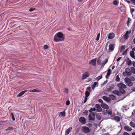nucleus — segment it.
<instances>
[{"label":"nucleus","instance_id":"nucleus-45","mask_svg":"<svg viewBox=\"0 0 135 135\" xmlns=\"http://www.w3.org/2000/svg\"><path fill=\"white\" fill-rule=\"evenodd\" d=\"M113 3L115 5H117L118 4V3L117 2V1L116 0H115L113 2Z\"/></svg>","mask_w":135,"mask_h":135},{"label":"nucleus","instance_id":"nucleus-52","mask_svg":"<svg viewBox=\"0 0 135 135\" xmlns=\"http://www.w3.org/2000/svg\"><path fill=\"white\" fill-rule=\"evenodd\" d=\"M125 46L123 45L121 47V50H124L125 49Z\"/></svg>","mask_w":135,"mask_h":135},{"label":"nucleus","instance_id":"nucleus-53","mask_svg":"<svg viewBox=\"0 0 135 135\" xmlns=\"http://www.w3.org/2000/svg\"><path fill=\"white\" fill-rule=\"evenodd\" d=\"M108 81L107 80H106V81H105L102 84V85H103L105 84L106 83H107Z\"/></svg>","mask_w":135,"mask_h":135},{"label":"nucleus","instance_id":"nucleus-57","mask_svg":"<svg viewBox=\"0 0 135 135\" xmlns=\"http://www.w3.org/2000/svg\"><path fill=\"white\" fill-rule=\"evenodd\" d=\"M130 1L133 3L135 4V0H130Z\"/></svg>","mask_w":135,"mask_h":135},{"label":"nucleus","instance_id":"nucleus-55","mask_svg":"<svg viewBox=\"0 0 135 135\" xmlns=\"http://www.w3.org/2000/svg\"><path fill=\"white\" fill-rule=\"evenodd\" d=\"M122 135H130L128 133L126 132H125Z\"/></svg>","mask_w":135,"mask_h":135},{"label":"nucleus","instance_id":"nucleus-50","mask_svg":"<svg viewBox=\"0 0 135 135\" xmlns=\"http://www.w3.org/2000/svg\"><path fill=\"white\" fill-rule=\"evenodd\" d=\"M48 48V47L46 45H45L44 46V49H47Z\"/></svg>","mask_w":135,"mask_h":135},{"label":"nucleus","instance_id":"nucleus-41","mask_svg":"<svg viewBox=\"0 0 135 135\" xmlns=\"http://www.w3.org/2000/svg\"><path fill=\"white\" fill-rule=\"evenodd\" d=\"M127 50H128V49H127L126 50H125L124 51L123 53H122V55H126L127 54Z\"/></svg>","mask_w":135,"mask_h":135},{"label":"nucleus","instance_id":"nucleus-62","mask_svg":"<svg viewBox=\"0 0 135 135\" xmlns=\"http://www.w3.org/2000/svg\"><path fill=\"white\" fill-rule=\"evenodd\" d=\"M131 20V19L129 18H128V22H127V23L129 22V20Z\"/></svg>","mask_w":135,"mask_h":135},{"label":"nucleus","instance_id":"nucleus-1","mask_svg":"<svg viewBox=\"0 0 135 135\" xmlns=\"http://www.w3.org/2000/svg\"><path fill=\"white\" fill-rule=\"evenodd\" d=\"M65 35L61 32L56 33L54 36V40L55 42H59L64 41L65 39Z\"/></svg>","mask_w":135,"mask_h":135},{"label":"nucleus","instance_id":"nucleus-37","mask_svg":"<svg viewBox=\"0 0 135 135\" xmlns=\"http://www.w3.org/2000/svg\"><path fill=\"white\" fill-rule=\"evenodd\" d=\"M100 33H99L97 34V37H96V38L95 39V40L96 41H98L99 40V37H100Z\"/></svg>","mask_w":135,"mask_h":135},{"label":"nucleus","instance_id":"nucleus-42","mask_svg":"<svg viewBox=\"0 0 135 135\" xmlns=\"http://www.w3.org/2000/svg\"><path fill=\"white\" fill-rule=\"evenodd\" d=\"M13 128L12 127H9L8 128H7L6 129V131H8L11 130H13Z\"/></svg>","mask_w":135,"mask_h":135},{"label":"nucleus","instance_id":"nucleus-11","mask_svg":"<svg viewBox=\"0 0 135 135\" xmlns=\"http://www.w3.org/2000/svg\"><path fill=\"white\" fill-rule=\"evenodd\" d=\"M79 121L80 122L83 124H84L86 122L85 119L83 117H80L79 119Z\"/></svg>","mask_w":135,"mask_h":135},{"label":"nucleus","instance_id":"nucleus-46","mask_svg":"<svg viewBox=\"0 0 135 135\" xmlns=\"http://www.w3.org/2000/svg\"><path fill=\"white\" fill-rule=\"evenodd\" d=\"M98 120H100L101 119V117L99 115H97L96 116Z\"/></svg>","mask_w":135,"mask_h":135},{"label":"nucleus","instance_id":"nucleus-59","mask_svg":"<svg viewBox=\"0 0 135 135\" xmlns=\"http://www.w3.org/2000/svg\"><path fill=\"white\" fill-rule=\"evenodd\" d=\"M131 13H132L134 11V9H131Z\"/></svg>","mask_w":135,"mask_h":135},{"label":"nucleus","instance_id":"nucleus-16","mask_svg":"<svg viewBox=\"0 0 135 135\" xmlns=\"http://www.w3.org/2000/svg\"><path fill=\"white\" fill-rule=\"evenodd\" d=\"M102 99L104 100L107 102H109L111 100L110 98L106 96H103L102 97Z\"/></svg>","mask_w":135,"mask_h":135},{"label":"nucleus","instance_id":"nucleus-6","mask_svg":"<svg viewBox=\"0 0 135 135\" xmlns=\"http://www.w3.org/2000/svg\"><path fill=\"white\" fill-rule=\"evenodd\" d=\"M89 120L94 121V120L95 117L94 113L93 112H92L89 114Z\"/></svg>","mask_w":135,"mask_h":135},{"label":"nucleus","instance_id":"nucleus-12","mask_svg":"<svg viewBox=\"0 0 135 135\" xmlns=\"http://www.w3.org/2000/svg\"><path fill=\"white\" fill-rule=\"evenodd\" d=\"M115 36V34L114 33H110L108 35V38L109 39H112Z\"/></svg>","mask_w":135,"mask_h":135},{"label":"nucleus","instance_id":"nucleus-58","mask_svg":"<svg viewBox=\"0 0 135 135\" xmlns=\"http://www.w3.org/2000/svg\"><path fill=\"white\" fill-rule=\"evenodd\" d=\"M122 57H119L118 59H117V61H119L120 59H121Z\"/></svg>","mask_w":135,"mask_h":135},{"label":"nucleus","instance_id":"nucleus-2","mask_svg":"<svg viewBox=\"0 0 135 135\" xmlns=\"http://www.w3.org/2000/svg\"><path fill=\"white\" fill-rule=\"evenodd\" d=\"M117 86L119 88V92L122 94H125V91L124 89L126 88V86L124 84L120 83L118 84Z\"/></svg>","mask_w":135,"mask_h":135},{"label":"nucleus","instance_id":"nucleus-21","mask_svg":"<svg viewBox=\"0 0 135 135\" xmlns=\"http://www.w3.org/2000/svg\"><path fill=\"white\" fill-rule=\"evenodd\" d=\"M130 56L133 59H135V56H134V51H132L130 52Z\"/></svg>","mask_w":135,"mask_h":135},{"label":"nucleus","instance_id":"nucleus-48","mask_svg":"<svg viewBox=\"0 0 135 135\" xmlns=\"http://www.w3.org/2000/svg\"><path fill=\"white\" fill-rule=\"evenodd\" d=\"M87 97H84V103H85L87 101Z\"/></svg>","mask_w":135,"mask_h":135},{"label":"nucleus","instance_id":"nucleus-38","mask_svg":"<svg viewBox=\"0 0 135 135\" xmlns=\"http://www.w3.org/2000/svg\"><path fill=\"white\" fill-rule=\"evenodd\" d=\"M95 110L96 109L94 108H91L89 111L90 112H91L92 111H95Z\"/></svg>","mask_w":135,"mask_h":135},{"label":"nucleus","instance_id":"nucleus-17","mask_svg":"<svg viewBox=\"0 0 135 135\" xmlns=\"http://www.w3.org/2000/svg\"><path fill=\"white\" fill-rule=\"evenodd\" d=\"M107 71V74L105 75V78L107 79L108 78L109 76L111 74V70L110 69H108Z\"/></svg>","mask_w":135,"mask_h":135},{"label":"nucleus","instance_id":"nucleus-34","mask_svg":"<svg viewBox=\"0 0 135 135\" xmlns=\"http://www.w3.org/2000/svg\"><path fill=\"white\" fill-rule=\"evenodd\" d=\"M120 9L122 12H124L125 11V8L124 7H121Z\"/></svg>","mask_w":135,"mask_h":135},{"label":"nucleus","instance_id":"nucleus-61","mask_svg":"<svg viewBox=\"0 0 135 135\" xmlns=\"http://www.w3.org/2000/svg\"><path fill=\"white\" fill-rule=\"evenodd\" d=\"M99 102H101V103H102L103 102V101H102V100L101 99H100L99 100Z\"/></svg>","mask_w":135,"mask_h":135},{"label":"nucleus","instance_id":"nucleus-18","mask_svg":"<svg viewBox=\"0 0 135 135\" xmlns=\"http://www.w3.org/2000/svg\"><path fill=\"white\" fill-rule=\"evenodd\" d=\"M72 129V128L71 127H69V128L66 130L65 132V135H67L69 134L71 130Z\"/></svg>","mask_w":135,"mask_h":135},{"label":"nucleus","instance_id":"nucleus-9","mask_svg":"<svg viewBox=\"0 0 135 135\" xmlns=\"http://www.w3.org/2000/svg\"><path fill=\"white\" fill-rule=\"evenodd\" d=\"M96 58H95L89 61V64H91L92 65L95 66L96 65Z\"/></svg>","mask_w":135,"mask_h":135},{"label":"nucleus","instance_id":"nucleus-31","mask_svg":"<svg viewBox=\"0 0 135 135\" xmlns=\"http://www.w3.org/2000/svg\"><path fill=\"white\" fill-rule=\"evenodd\" d=\"M101 60L100 59H98L97 61V64L98 65H101L102 66V63L101 62Z\"/></svg>","mask_w":135,"mask_h":135},{"label":"nucleus","instance_id":"nucleus-29","mask_svg":"<svg viewBox=\"0 0 135 135\" xmlns=\"http://www.w3.org/2000/svg\"><path fill=\"white\" fill-rule=\"evenodd\" d=\"M40 91L39 90H37V89H34L32 90H30V92H38Z\"/></svg>","mask_w":135,"mask_h":135},{"label":"nucleus","instance_id":"nucleus-33","mask_svg":"<svg viewBox=\"0 0 135 135\" xmlns=\"http://www.w3.org/2000/svg\"><path fill=\"white\" fill-rule=\"evenodd\" d=\"M113 89H114V88L113 87H110L107 89V91L108 92L110 91Z\"/></svg>","mask_w":135,"mask_h":135},{"label":"nucleus","instance_id":"nucleus-19","mask_svg":"<svg viewBox=\"0 0 135 135\" xmlns=\"http://www.w3.org/2000/svg\"><path fill=\"white\" fill-rule=\"evenodd\" d=\"M113 93L119 96H120L121 95V94H120L121 93L120 92H119L117 90H114L113 91Z\"/></svg>","mask_w":135,"mask_h":135},{"label":"nucleus","instance_id":"nucleus-30","mask_svg":"<svg viewBox=\"0 0 135 135\" xmlns=\"http://www.w3.org/2000/svg\"><path fill=\"white\" fill-rule=\"evenodd\" d=\"M97 83H98L96 82H95L91 86V88L92 89H93L95 88V87L96 86V85H97Z\"/></svg>","mask_w":135,"mask_h":135},{"label":"nucleus","instance_id":"nucleus-47","mask_svg":"<svg viewBox=\"0 0 135 135\" xmlns=\"http://www.w3.org/2000/svg\"><path fill=\"white\" fill-rule=\"evenodd\" d=\"M70 103V102L69 100H67L66 103V105H69Z\"/></svg>","mask_w":135,"mask_h":135},{"label":"nucleus","instance_id":"nucleus-15","mask_svg":"<svg viewBox=\"0 0 135 135\" xmlns=\"http://www.w3.org/2000/svg\"><path fill=\"white\" fill-rule=\"evenodd\" d=\"M124 128L125 130L127 131H131L132 130V129L128 126H126L124 127Z\"/></svg>","mask_w":135,"mask_h":135},{"label":"nucleus","instance_id":"nucleus-54","mask_svg":"<svg viewBox=\"0 0 135 135\" xmlns=\"http://www.w3.org/2000/svg\"><path fill=\"white\" fill-rule=\"evenodd\" d=\"M91 90V88L90 87L88 86L87 87L86 89V90L90 91Z\"/></svg>","mask_w":135,"mask_h":135},{"label":"nucleus","instance_id":"nucleus-3","mask_svg":"<svg viewBox=\"0 0 135 135\" xmlns=\"http://www.w3.org/2000/svg\"><path fill=\"white\" fill-rule=\"evenodd\" d=\"M124 81L127 84V85L128 86H131L133 85V83L130 81V79L129 78H125L124 79Z\"/></svg>","mask_w":135,"mask_h":135},{"label":"nucleus","instance_id":"nucleus-43","mask_svg":"<svg viewBox=\"0 0 135 135\" xmlns=\"http://www.w3.org/2000/svg\"><path fill=\"white\" fill-rule=\"evenodd\" d=\"M11 116L12 117V119L14 121L15 120V119L14 117V114L13 113H11Z\"/></svg>","mask_w":135,"mask_h":135},{"label":"nucleus","instance_id":"nucleus-22","mask_svg":"<svg viewBox=\"0 0 135 135\" xmlns=\"http://www.w3.org/2000/svg\"><path fill=\"white\" fill-rule=\"evenodd\" d=\"M27 90H25L22 91L21 92L19 93V94L17 95V97H20V96H21L23 95L25 93H26L27 92Z\"/></svg>","mask_w":135,"mask_h":135},{"label":"nucleus","instance_id":"nucleus-39","mask_svg":"<svg viewBox=\"0 0 135 135\" xmlns=\"http://www.w3.org/2000/svg\"><path fill=\"white\" fill-rule=\"evenodd\" d=\"M120 79V78H119V76L118 75L117 76H116V79H115L116 81L118 82L119 81Z\"/></svg>","mask_w":135,"mask_h":135},{"label":"nucleus","instance_id":"nucleus-60","mask_svg":"<svg viewBox=\"0 0 135 135\" xmlns=\"http://www.w3.org/2000/svg\"><path fill=\"white\" fill-rule=\"evenodd\" d=\"M133 66L135 67V62L133 61Z\"/></svg>","mask_w":135,"mask_h":135},{"label":"nucleus","instance_id":"nucleus-26","mask_svg":"<svg viewBox=\"0 0 135 135\" xmlns=\"http://www.w3.org/2000/svg\"><path fill=\"white\" fill-rule=\"evenodd\" d=\"M130 125L134 128H135V124L133 122L131 121L129 123Z\"/></svg>","mask_w":135,"mask_h":135},{"label":"nucleus","instance_id":"nucleus-44","mask_svg":"<svg viewBox=\"0 0 135 135\" xmlns=\"http://www.w3.org/2000/svg\"><path fill=\"white\" fill-rule=\"evenodd\" d=\"M130 81H134L135 80L133 76L131 77L130 78Z\"/></svg>","mask_w":135,"mask_h":135},{"label":"nucleus","instance_id":"nucleus-7","mask_svg":"<svg viewBox=\"0 0 135 135\" xmlns=\"http://www.w3.org/2000/svg\"><path fill=\"white\" fill-rule=\"evenodd\" d=\"M81 131L85 133H87L90 132L89 128L85 126L81 128Z\"/></svg>","mask_w":135,"mask_h":135},{"label":"nucleus","instance_id":"nucleus-14","mask_svg":"<svg viewBox=\"0 0 135 135\" xmlns=\"http://www.w3.org/2000/svg\"><path fill=\"white\" fill-rule=\"evenodd\" d=\"M101 106L103 108L107 109H108L109 108V106L105 104L102 103L101 105Z\"/></svg>","mask_w":135,"mask_h":135},{"label":"nucleus","instance_id":"nucleus-10","mask_svg":"<svg viewBox=\"0 0 135 135\" xmlns=\"http://www.w3.org/2000/svg\"><path fill=\"white\" fill-rule=\"evenodd\" d=\"M115 44H111L109 46V49L110 52L113 51L114 49L115 48Z\"/></svg>","mask_w":135,"mask_h":135},{"label":"nucleus","instance_id":"nucleus-64","mask_svg":"<svg viewBox=\"0 0 135 135\" xmlns=\"http://www.w3.org/2000/svg\"><path fill=\"white\" fill-rule=\"evenodd\" d=\"M132 135H135V132H133L132 133Z\"/></svg>","mask_w":135,"mask_h":135},{"label":"nucleus","instance_id":"nucleus-49","mask_svg":"<svg viewBox=\"0 0 135 135\" xmlns=\"http://www.w3.org/2000/svg\"><path fill=\"white\" fill-rule=\"evenodd\" d=\"M88 112L87 110H85L84 112L83 113L84 114H85L86 115H87L88 114Z\"/></svg>","mask_w":135,"mask_h":135},{"label":"nucleus","instance_id":"nucleus-28","mask_svg":"<svg viewBox=\"0 0 135 135\" xmlns=\"http://www.w3.org/2000/svg\"><path fill=\"white\" fill-rule=\"evenodd\" d=\"M108 61V59H105V60L102 63V67H104L105 65L106 64Z\"/></svg>","mask_w":135,"mask_h":135},{"label":"nucleus","instance_id":"nucleus-23","mask_svg":"<svg viewBox=\"0 0 135 135\" xmlns=\"http://www.w3.org/2000/svg\"><path fill=\"white\" fill-rule=\"evenodd\" d=\"M109 97L111 99H112L113 100H115L116 99L115 97L113 95H109Z\"/></svg>","mask_w":135,"mask_h":135},{"label":"nucleus","instance_id":"nucleus-51","mask_svg":"<svg viewBox=\"0 0 135 135\" xmlns=\"http://www.w3.org/2000/svg\"><path fill=\"white\" fill-rule=\"evenodd\" d=\"M35 9V8H31L29 9V11L30 12H32Z\"/></svg>","mask_w":135,"mask_h":135},{"label":"nucleus","instance_id":"nucleus-20","mask_svg":"<svg viewBox=\"0 0 135 135\" xmlns=\"http://www.w3.org/2000/svg\"><path fill=\"white\" fill-rule=\"evenodd\" d=\"M126 62L127 64L129 66H131V65L132 63V61L130 60V59L128 58L126 60Z\"/></svg>","mask_w":135,"mask_h":135},{"label":"nucleus","instance_id":"nucleus-63","mask_svg":"<svg viewBox=\"0 0 135 135\" xmlns=\"http://www.w3.org/2000/svg\"><path fill=\"white\" fill-rule=\"evenodd\" d=\"M133 73L134 74H135V69H134V70L133 71Z\"/></svg>","mask_w":135,"mask_h":135},{"label":"nucleus","instance_id":"nucleus-13","mask_svg":"<svg viewBox=\"0 0 135 135\" xmlns=\"http://www.w3.org/2000/svg\"><path fill=\"white\" fill-rule=\"evenodd\" d=\"M95 107L97 109V110L98 112H100L102 111V109L99 104H96L95 105Z\"/></svg>","mask_w":135,"mask_h":135},{"label":"nucleus","instance_id":"nucleus-56","mask_svg":"<svg viewBox=\"0 0 135 135\" xmlns=\"http://www.w3.org/2000/svg\"><path fill=\"white\" fill-rule=\"evenodd\" d=\"M87 126L89 127H91L92 126V124L91 123H88L87 124Z\"/></svg>","mask_w":135,"mask_h":135},{"label":"nucleus","instance_id":"nucleus-32","mask_svg":"<svg viewBox=\"0 0 135 135\" xmlns=\"http://www.w3.org/2000/svg\"><path fill=\"white\" fill-rule=\"evenodd\" d=\"M90 95V93L87 91H86L85 92V97H88Z\"/></svg>","mask_w":135,"mask_h":135},{"label":"nucleus","instance_id":"nucleus-27","mask_svg":"<svg viewBox=\"0 0 135 135\" xmlns=\"http://www.w3.org/2000/svg\"><path fill=\"white\" fill-rule=\"evenodd\" d=\"M108 61V59H105V60L102 63V67H104L105 65L106 64Z\"/></svg>","mask_w":135,"mask_h":135},{"label":"nucleus","instance_id":"nucleus-24","mask_svg":"<svg viewBox=\"0 0 135 135\" xmlns=\"http://www.w3.org/2000/svg\"><path fill=\"white\" fill-rule=\"evenodd\" d=\"M114 119L117 121L118 122L120 120V118L117 116H115L114 117Z\"/></svg>","mask_w":135,"mask_h":135},{"label":"nucleus","instance_id":"nucleus-40","mask_svg":"<svg viewBox=\"0 0 135 135\" xmlns=\"http://www.w3.org/2000/svg\"><path fill=\"white\" fill-rule=\"evenodd\" d=\"M64 91L67 94H68V89L66 88H64Z\"/></svg>","mask_w":135,"mask_h":135},{"label":"nucleus","instance_id":"nucleus-36","mask_svg":"<svg viewBox=\"0 0 135 135\" xmlns=\"http://www.w3.org/2000/svg\"><path fill=\"white\" fill-rule=\"evenodd\" d=\"M107 113L109 115H111L112 114V112L109 110H106Z\"/></svg>","mask_w":135,"mask_h":135},{"label":"nucleus","instance_id":"nucleus-25","mask_svg":"<svg viewBox=\"0 0 135 135\" xmlns=\"http://www.w3.org/2000/svg\"><path fill=\"white\" fill-rule=\"evenodd\" d=\"M60 115L64 117L65 115V111L62 112H60L59 114V117H60Z\"/></svg>","mask_w":135,"mask_h":135},{"label":"nucleus","instance_id":"nucleus-4","mask_svg":"<svg viewBox=\"0 0 135 135\" xmlns=\"http://www.w3.org/2000/svg\"><path fill=\"white\" fill-rule=\"evenodd\" d=\"M90 75V74L89 72H85L83 74L81 79L82 80H84L89 77Z\"/></svg>","mask_w":135,"mask_h":135},{"label":"nucleus","instance_id":"nucleus-35","mask_svg":"<svg viewBox=\"0 0 135 135\" xmlns=\"http://www.w3.org/2000/svg\"><path fill=\"white\" fill-rule=\"evenodd\" d=\"M102 78V75H101V76H98L96 78V79L97 80V81H98L100 79Z\"/></svg>","mask_w":135,"mask_h":135},{"label":"nucleus","instance_id":"nucleus-5","mask_svg":"<svg viewBox=\"0 0 135 135\" xmlns=\"http://www.w3.org/2000/svg\"><path fill=\"white\" fill-rule=\"evenodd\" d=\"M125 72H124L123 73V75L124 76H126V74H127L128 75L131 76L132 74V73L129 69L128 68L125 69Z\"/></svg>","mask_w":135,"mask_h":135},{"label":"nucleus","instance_id":"nucleus-8","mask_svg":"<svg viewBox=\"0 0 135 135\" xmlns=\"http://www.w3.org/2000/svg\"><path fill=\"white\" fill-rule=\"evenodd\" d=\"M131 30L127 31L124 34L123 36L125 40H127L129 37V35L131 33Z\"/></svg>","mask_w":135,"mask_h":135}]
</instances>
